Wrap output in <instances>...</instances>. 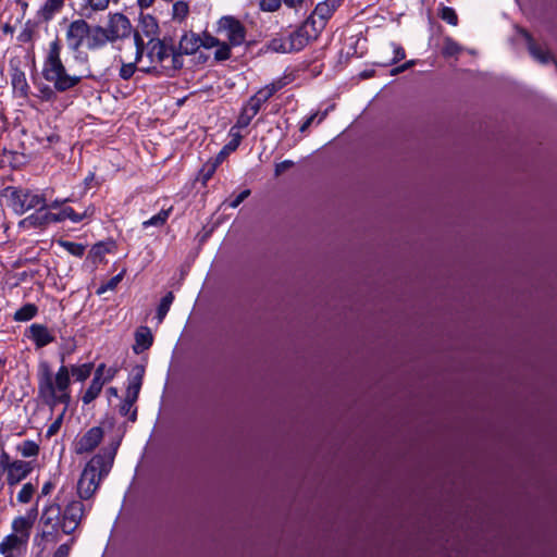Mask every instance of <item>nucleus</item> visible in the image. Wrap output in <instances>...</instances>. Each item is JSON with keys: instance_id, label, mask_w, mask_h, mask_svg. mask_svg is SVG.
<instances>
[{"instance_id": "1", "label": "nucleus", "mask_w": 557, "mask_h": 557, "mask_svg": "<svg viewBox=\"0 0 557 557\" xmlns=\"http://www.w3.org/2000/svg\"><path fill=\"white\" fill-rule=\"evenodd\" d=\"M64 493L65 487L63 486L57 496L59 503L50 504L42 510L40 521L45 527L51 528V531H42L40 534L45 541L58 542L59 531L66 535L74 533L88 511L82 500L71 499L66 502L62 499Z\"/></svg>"}, {"instance_id": "2", "label": "nucleus", "mask_w": 557, "mask_h": 557, "mask_svg": "<svg viewBox=\"0 0 557 557\" xmlns=\"http://www.w3.org/2000/svg\"><path fill=\"white\" fill-rule=\"evenodd\" d=\"M70 384L71 380L69 377V369L66 366L62 364L54 376L47 363L41 366L38 374L39 397L52 409L59 404L64 405L62 413L49 426L48 435H52L60 428L63 416L71 403Z\"/></svg>"}, {"instance_id": "3", "label": "nucleus", "mask_w": 557, "mask_h": 557, "mask_svg": "<svg viewBox=\"0 0 557 557\" xmlns=\"http://www.w3.org/2000/svg\"><path fill=\"white\" fill-rule=\"evenodd\" d=\"M62 44L58 37L49 42L42 63V77L52 84L58 92H65L76 87L84 75L71 74L62 59Z\"/></svg>"}, {"instance_id": "4", "label": "nucleus", "mask_w": 557, "mask_h": 557, "mask_svg": "<svg viewBox=\"0 0 557 557\" xmlns=\"http://www.w3.org/2000/svg\"><path fill=\"white\" fill-rule=\"evenodd\" d=\"M115 453L116 447L102 449L86 463L77 482L78 500H87L92 497L101 481L111 471Z\"/></svg>"}, {"instance_id": "5", "label": "nucleus", "mask_w": 557, "mask_h": 557, "mask_svg": "<svg viewBox=\"0 0 557 557\" xmlns=\"http://www.w3.org/2000/svg\"><path fill=\"white\" fill-rule=\"evenodd\" d=\"M101 35V25L89 24L86 17H79L67 24L64 38L72 53H81L83 49L94 52L104 48Z\"/></svg>"}, {"instance_id": "6", "label": "nucleus", "mask_w": 557, "mask_h": 557, "mask_svg": "<svg viewBox=\"0 0 557 557\" xmlns=\"http://www.w3.org/2000/svg\"><path fill=\"white\" fill-rule=\"evenodd\" d=\"M12 529L13 532L0 543V554L3 557H20L26 550L32 521L25 517H18L13 520Z\"/></svg>"}, {"instance_id": "7", "label": "nucleus", "mask_w": 557, "mask_h": 557, "mask_svg": "<svg viewBox=\"0 0 557 557\" xmlns=\"http://www.w3.org/2000/svg\"><path fill=\"white\" fill-rule=\"evenodd\" d=\"M9 207L14 213L22 215L33 209H47L45 194L28 188L8 186L4 189Z\"/></svg>"}, {"instance_id": "8", "label": "nucleus", "mask_w": 557, "mask_h": 557, "mask_svg": "<svg viewBox=\"0 0 557 557\" xmlns=\"http://www.w3.org/2000/svg\"><path fill=\"white\" fill-rule=\"evenodd\" d=\"M104 47L117 40L127 38L132 33L129 18L123 13H110L106 26H101Z\"/></svg>"}, {"instance_id": "9", "label": "nucleus", "mask_w": 557, "mask_h": 557, "mask_svg": "<svg viewBox=\"0 0 557 557\" xmlns=\"http://www.w3.org/2000/svg\"><path fill=\"white\" fill-rule=\"evenodd\" d=\"M200 36L194 32L185 33L175 47L171 59V64L166 65L169 70L178 71L183 67V55H190L198 51L201 47Z\"/></svg>"}, {"instance_id": "10", "label": "nucleus", "mask_w": 557, "mask_h": 557, "mask_svg": "<svg viewBox=\"0 0 557 557\" xmlns=\"http://www.w3.org/2000/svg\"><path fill=\"white\" fill-rule=\"evenodd\" d=\"M147 58L150 63L160 64L162 69L166 71L169 76H172L176 71L169 70L166 65L171 64V59L173 55V51H175L174 46H169L165 44V39L161 40L158 38H151L147 45Z\"/></svg>"}, {"instance_id": "11", "label": "nucleus", "mask_w": 557, "mask_h": 557, "mask_svg": "<svg viewBox=\"0 0 557 557\" xmlns=\"http://www.w3.org/2000/svg\"><path fill=\"white\" fill-rule=\"evenodd\" d=\"M216 33L224 35L230 45L237 47L246 39V28L243 23L234 16H222L216 24Z\"/></svg>"}, {"instance_id": "12", "label": "nucleus", "mask_w": 557, "mask_h": 557, "mask_svg": "<svg viewBox=\"0 0 557 557\" xmlns=\"http://www.w3.org/2000/svg\"><path fill=\"white\" fill-rule=\"evenodd\" d=\"M313 16H308L307 20L293 33L288 35L290 44L289 50L297 52L302 50L310 41L315 40L321 34L314 26Z\"/></svg>"}, {"instance_id": "13", "label": "nucleus", "mask_w": 557, "mask_h": 557, "mask_svg": "<svg viewBox=\"0 0 557 557\" xmlns=\"http://www.w3.org/2000/svg\"><path fill=\"white\" fill-rule=\"evenodd\" d=\"M1 465L7 471V482L10 486H14L23 481L33 470L30 462L24 460L10 461L9 456H1Z\"/></svg>"}, {"instance_id": "14", "label": "nucleus", "mask_w": 557, "mask_h": 557, "mask_svg": "<svg viewBox=\"0 0 557 557\" xmlns=\"http://www.w3.org/2000/svg\"><path fill=\"white\" fill-rule=\"evenodd\" d=\"M343 0H324L319 2L313 12L309 16L314 18V27L322 33L327 21L333 16L335 11L342 5Z\"/></svg>"}, {"instance_id": "15", "label": "nucleus", "mask_w": 557, "mask_h": 557, "mask_svg": "<svg viewBox=\"0 0 557 557\" xmlns=\"http://www.w3.org/2000/svg\"><path fill=\"white\" fill-rule=\"evenodd\" d=\"M103 438V430L100 426L89 429L76 443L75 451L78 455L90 453Z\"/></svg>"}, {"instance_id": "16", "label": "nucleus", "mask_w": 557, "mask_h": 557, "mask_svg": "<svg viewBox=\"0 0 557 557\" xmlns=\"http://www.w3.org/2000/svg\"><path fill=\"white\" fill-rule=\"evenodd\" d=\"M27 337L34 342L36 348H42L54 342V335L49 331V329L39 323H33L27 329Z\"/></svg>"}, {"instance_id": "17", "label": "nucleus", "mask_w": 557, "mask_h": 557, "mask_svg": "<svg viewBox=\"0 0 557 557\" xmlns=\"http://www.w3.org/2000/svg\"><path fill=\"white\" fill-rule=\"evenodd\" d=\"M51 224L50 211L47 209H36V211L18 222L22 228H45Z\"/></svg>"}, {"instance_id": "18", "label": "nucleus", "mask_w": 557, "mask_h": 557, "mask_svg": "<svg viewBox=\"0 0 557 557\" xmlns=\"http://www.w3.org/2000/svg\"><path fill=\"white\" fill-rule=\"evenodd\" d=\"M521 34L522 36L524 37V39L527 40V44H528V49H529V52L530 54L536 60L539 61L540 63H548L549 60H552V55L548 51L542 49L541 47H539L532 36L527 32V30H521Z\"/></svg>"}, {"instance_id": "19", "label": "nucleus", "mask_w": 557, "mask_h": 557, "mask_svg": "<svg viewBox=\"0 0 557 557\" xmlns=\"http://www.w3.org/2000/svg\"><path fill=\"white\" fill-rule=\"evenodd\" d=\"M87 216V213H76L73 208L65 207L58 213L50 212V221L51 223H60L65 220H71L73 223H79Z\"/></svg>"}, {"instance_id": "20", "label": "nucleus", "mask_w": 557, "mask_h": 557, "mask_svg": "<svg viewBox=\"0 0 557 557\" xmlns=\"http://www.w3.org/2000/svg\"><path fill=\"white\" fill-rule=\"evenodd\" d=\"M65 0H46L38 14L41 20L48 22L64 7Z\"/></svg>"}, {"instance_id": "21", "label": "nucleus", "mask_w": 557, "mask_h": 557, "mask_svg": "<svg viewBox=\"0 0 557 557\" xmlns=\"http://www.w3.org/2000/svg\"><path fill=\"white\" fill-rule=\"evenodd\" d=\"M135 346L134 351L139 354L146 349H148L153 342L152 334L148 327H141L135 334Z\"/></svg>"}, {"instance_id": "22", "label": "nucleus", "mask_w": 557, "mask_h": 557, "mask_svg": "<svg viewBox=\"0 0 557 557\" xmlns=\"http://www.w3.org/2000/svg\"><path fill=\"white\" fill-rule=\"evenodd\" d=\"M110 0H83L82 12L83 16L90 18L92 14L108 9Z\"/></svg>"}, {"instance_id": "23", "label": "nucleus", "mask_w": 557, "mask_h": 557, "mask_svg": "<svg viewBox=\"0 0 557 557\" xmlns=\"http://www.w3.org/2000/svg\"><path fill=\"white\" fill-rule=\"evenodd\" d=\"M103 385V381H98V377H92L88 388L82 397L83 403L88 405L94 401L101 393Z\"/></svg>"}, {"instance_id": "24", "label": "nucleus", "mask_w": 557, "mask_h": 557, "mask_svg": "<svg viewBox=\"0 0 557 557\" xmlns=\"http://www.w3.org/2000/svg\"><path fill=\"white\" fill-rule=\"evenodd\" d=\"M290 44L287 37H274L268 44V49L277 52V53H292L293 50H289Z\"/></svg>"}, {"instance_id": "25", "label": "nucleus", "mask_w": 557, "mask_h": 557, "mask_svg": "<svg viewBox=\"0 0 557 557\" xmlns=\"http://www.w3.org/2000/svg\"><path fill=\"white\" fill-rule=\"evenodd\" d=\"M38 312V308L34 304H25L17 309L13 315L15 321L25 322L32 320Z\"/></svg>"}, {"instance_id": "26", "label": "nucleus", "mask_w": 557, "mask_h": 557, "mask_svg": "<svg viewBox=\"0 0 557 557\" xmlns=\"http://www.w3.org/2000/svg\"><path fill=\"white\" fill-rule=\"evenodd\" d=\"M94 364L91 362L84 363L81 366H72L69 369V374L71 373L76 381L83 382L89 377L91 374Z\"/></svg>"}, {"instance_id": "27", "label": "nucleus", "mask_w": 557, "mask_h": 557, "mask_svg": "<svg viewBox=\"0 0 557 557\" xmlns=\"http://www.w3.org/2000/svg\"><path fill=\"white\" fill-rule=\"evenodd\" d=\"M173 300H174V295L172 292L166 293L162 297V299L158 306V309H157V319H158L159 323H161L164 320L165 315L168 314V312L171 308V305L173 304Z\"/></svg>"}, {"instance_id": "28", "label": "nucleus", "mask_w": 557, "mask_h": 557, "mask_svg": "<svg viewBox=\"0 0 557 557\" xmlns=\"http://www.w3.org/2000/svg\"><path fill=\"white\" fill-rule=\"evenodd\" d=\"M171 209L161 210L159 213L154 214L150 219L143 222V227L148 228L150 226L161 227L165 224L169 219Z\"/></svg>"}, {"instance_id": "29", "label": "nucleus", "mask_w": 557, "mask_h": 557, "mask_svg": "<svg viewBox=\"0 0 557 557\" xmlns=\"http://www.w3.org/2000/svg\"><path fill=\"white\" fill-rule=\"evenodd\" d=\"M59 245L64 248L70 255L75 257H83L85 253L86 246L81 243H74L69 240H59Z\"/></svg>"}, {"instance_id": "30", "label": "nucleus", "mask_w": 557, "mask_h": 557, "mask_svg": "<svg viewBox=\"0 0 557 557\" xmlns=\"http://www.w3.org/2000/svg\"><path fill=\"white\" fill-rule=\"evenodd\" d=\"M12 85L15 90L21 92V95L25 96L27 94L28 84L23 72L16 71L12 75Z\"/></svg>"}, {"instance_id": "31", "label": "nucleus", "mask_w": 557, "mask_h": 557, "mask_svg": "<svg viewBox=\"0 0 557 557\" xmlns=\"http://www.w3.org/2000/svg\"><path fill=\"white\" fill-rule=\"evenodd\" d=\"M18 451L25 458L35 457L39 453V446L34 441L27 440L18 445Z\"/></svg>"}, {"instance_id": "32", "label": "nucleus", "mask_w": 557, "mask_h": 557, "mask_svg": "<svg viewBox=\"0 0 557 557\" xmlns=\"http://www.w3.org/2000/svg\"><path fill=\"white\" fill-rule=\"evenodd\" d=\"M34 492H35V486L28 482V483H25L22 488L20 490V492L17 493V502L21 503V504H27L30 502L33 495H34Z\"/></svg>"}, {"instance_id": "33", "label": "nucleus", "mask_w": 557, "mask_h": 557, "mask_svg": "<svg viewBox=\"0 0 557 557\" xmlns=\"http://www.w3.org/2000/svg\"><path fill=\"white\" fill-rule=\"evenodd\" d=\"M460 46L450 37L444 39L442 53L444 57H454L460 52Z\"/></svg>"}, {"instance_id": "34", "label": "nucleus", "mask_w": 557, "mask_h": 557, "mask_svg": "<svg viewBox=\"0 0 557 557\" xmlns=\"http://www.w3.org/2000/svg\"><path fill=\"white\" fill-rule=\"evenodd\" d=\"M219 165V160H215L214 162H208L206 163L202 169L199 172L200 180L202 184H206L215 173L216 168Z\"/></svg>"}, {"instance_id": "35", "label": "nucleus", "mask_w": 557, "mask_h": 557, "mask_svg": "<svg viewBox=\"0 0 557 557\" xmlns=\"http://www.w3.org/2000/svg\"><path fill=\"white\" fill-rule=\"evenodd\" d=\"M231 46L230 42H219L214 52V59L216 61H226L231 58Z\"/></svg>"}, {"instance_id": "36", "label": "nucleus", "mask_w": 557, "mask_h": 557, "mask_svg": "<svg viewBox=\"0 0 557 557\" xmlns=\"http://www.w3.org/2000/svg\"><path fill=\"white\" fill-rule=\"evenodd\" d=\"M124 271L120 272L119 274L111 277L106 284H102L98 289L97 294L102 295L107 290H113L120 282L123 280Z\"/></svg>"}, {"instance_id": "37", "label": "nucleus", "mask_w": 557, "mask_h": 557, "mask_svg": "<svg viewBox=\"0 0 557 557\" xmlns=\"http://www.w3.org/2000/svg\"><path fill=\"white\" fill-rule=\"evenodd\" d=\"M109 251V249L107 248L106 244L103 243H98V244H95L90 251H89V255L88 257L90 259H92L94 262H98V261H101L103 256Z\"/></svg>"}, {"instance_id": "38", "label": "nucleus", "mask_w": 557, "mask_h": 557, "mask_svg": "<svg viewBox=\"0 0 557 557\" xmlns=\"http://www.w3.org/2000/svg\"><path fill=\"white\" fill-rule=\"evenodd\" d=\"M135 370L136 373L129 377L127 387L140 392L145 370L140 366H137Z\"/></svg>"}, {"instance_id": "39", "label": "nucleus", "mask_w": 557, "mask_h": 557, "mask_svg": "<svg viewBox=\"0 0 557 557\" xmlns=\"http://www.w3.org/2000/svg\"><path fill=\"white\" fill-rule=\"evenodd\" d=\"M172 11L175 20L183 21L188 15L189 7L184 1H177L173 4Z\"/></svg>"}, {"instance_id": "40", "label": "nucleus", "mask_w": 557, "mask_h": 557, "mask_svg": "<svg viewBox=\"0 0 557 557\" xmlns=\"http://www.w3.org/2000/svg\"><path fill=\"white\" fill-rule=\"evenodd\" d=\"M120 62H121V69L119 72V76L122 79L127 81L134 75V73L137 70L136 62L125 63L122 59H120Z\"/></svg>"}, {"instance_id": "41", "label": "nucleus", "mask_w": 557, "mask_h": 557, "mask_svg": "<svg viewBox=\"0 0 557 557\" xmlns=\"http://www.w3.org/2000/svg\"><path fill=\"white\" fill-rule=\"evenodd\" d=\"M440 17L453 26L458 24L456 11L450 7H443L440 11Z\"/></svg>"}, {"instance_id": "42", "label": "nucleus", "mask_w": 557, "mask_h": 557, "mask_svg": "<svg viewBox=\"0 0 557 557\" xmlns=\"http://www.w3.org/2000/svg\"><path fill=\"white\" fill-rule=\"evenodd\" d=\"M262 104L263 103L260 100H258L255 96H251L243 109L247 111L250 116H256L259 113Z\"/></svg>"}, {"instance_id": "43", "label": "nucleus", "mask_w": 557, "mask_h": 557, "mask_svg": "<svg viewBox=\"0 0 557 557\" xmlns=\"http://www.w3.org/2000/svg\"><path fill=\"white\" fill-rule=\"evenodd\" d=\"M253 117L255 116H250L249 113L243 109L236 123L231 128L240 132L242 128H245L250 124Z\"/></svg>"}, {"instance_id": "44", "label": "nucleus", "mask_w": 557, "mask_h": 557, "mask_svg": "<svg viewBox=\"0 0 557 557\" xmlns=\"http://www.w3.org/2000/svg\"><path fill=\"white\" fill-rule=\"evenodd\" d=\"M230 136L232 137L231 140L224 146V150L227 151H234L238 148L242 141V134L240 132L234 131L230 128Z\"/></svg>"}, {"instance_id": "45", "label": "nucleus", "mask_w": 557, "mask_h": 557, "mask_svg": "<svg viewBox=\"0 0 557 557\" xmlns=\"http://www.w3.org/2000/svg\"><path fill=\"white\" fill-rule=\"evenodd\" d=\"M134 41H135V46H136V53H135V59L133 62H136V64H137L143 59L146 45L144 42L143 37L138 33H135V35H134Z\"/></svg>"}, {"instance_id": "46", "label": "nucleus", "mask_w": 557, "mask_h": 557, "mask_svg": "<svg viewBox=\"0 0 557 557\" xmlns=\"http://www.w3.org/2000/svg\"><path fill=\"white\" fill-rule=\"evenodd\" d=\"M282 5V0H260L259 7L264 12H275Z\"/></svg>"}, {"instance_id": "47", "label": "nucleus", "mask_w": 557, "mask_h": 557, "mask_svg": "<svg viewBox=\"0 0 557 557\" xmlns=\"http://www.w3.org/2000/svg\"><path fill=\"white\" fill-rule=\"evenodd\" d=\"M133 407H134V404L127 403L124 399L123 403L121 404V407H120V413L122 416H128L129 414V420L131 421H135L136 417H137V412H136V409H133Z\"/></svg>"}, {"instance_id": "48", "label": "nucleus", "mask_w": 557, "mask_h": 557, "mask_svg": "<svg viewBox=\"0 0 557 557\" xmlns=\"http://www.w3.org/2000/svg\"><path fill=\"white\" fill-rule=\"evenodd\" d=\"M200 40L202 42L201 47H205L206 49L213 48V47L218 46L220 42V40L216 37L210 35L208 33H203V35L200 36Z\"/></svg>"}, {"instance_id": "49", "label": "nucleus", "mask_w": 557, "mask_h": 557, "mask_svg": "<svg viewBox=\"0 0 557 557\" xmlns=\"http://www.w3.org/2000/svg\"><path fill=\"white\" fill-rule=\"evenodd\" d=\"M293 166H294V162L292 160H284V161L275 164L274 174H275V176H280L285 171L289 170Z\"/></svg>"}, {"instance_id": "50", "label": "nucleus", "mask_w": 557, "mask_h": 557, "mask_svg": "<svg viewBox=\"0 0 557 557\" xmlns=\"http://www.w3.org/2000/svg\"><path fill=\"white\" fill-rule=\"evenodd\" d=\"M33 34H34V30L27 23L25 25V27L22 29V32L20 33L17 39L21 42H28L33 39Z\"/></svg>"}, {"instance_id": "51", "label": "nucleus", "mask_w": 557, "mask_h": 557, "mask_svg": "<svg viewBox=\"0 0 557 557\" xmlns=\"http://www.w3.org/2000/svg\"><path fill=\"white\" fill-rule=\"evenodd\" d=\"M284 85H285V83L283 82V79H278L276 82H273V83L264 86V88L267 89L269 95L272 97L276 91H278L281 88H283Z\"/></svg>"}, {"instance_id": "52", "label": "nucleus", "mask_w": 557, "mask_h": 557, "mask_svg": "<svg viewBox=\"0 0 557 557\" xmlns=\"http://www.w3.org/2000/svg\"><path fill=\"white\" fill-rule=\"evenodd\" d=\"M284 85H285V83L283 82V79H278L276 82H273V83L264 86V88L267 89L269 95L272 97L276 91H278L281 88H283Z\"/></svg>"}, {"instance_id": "53", "label": "nucleus", "mask_w": 557, "mask_h": 557, "mask_svg": "<svg viewBox=\"0 0 557 557\" xmlns=\"http://www.w3.org/2000/svg\"><path fill=\"white\" fill-rule=\"evenodd\" d=\"M250 195L249 189L243 190L240 194L236 196L234 200L230 202V207L235 209L237 208L248 196Z\"/></svg>"}, {"instance_id": "54", "label": "nucleus", "mask_w": 557, "mask_h": 557, "mask_svg": "<svg viewBox=\"0 0 557 557\" xmlns=\"http://www.w3.org/2000/svg\"><path fill=\"white\" fill-rule=\"evenodd\" d=\"M71 546L69 544H61L54 552L52 557H69Z\"/></svg>"}, {"instance_id": "55", "label": "nucleus", "mask_w": 557, "mask_h": 557, "mask_svg": "<svg viewBox=\"0 0 557 557\" xmlns=\"http://www.w3.org/2000/svg\"><path fill=\"white\" fill-rule=\"evenodd\" d=\"M55 91H57V90H55L53 87L51 88V87H49V86H45V87H42V88L40 89V92H41V95H42V98H44L45 100H47V101L54 99V97H55Z\"/></svg>"}, {"instance_id": "56", "label": "nucleus", "mask_w": 557, "mask_h": 557, "mask_svg": "<svg viewBox=\"0 0 557 557\" xmlns=\"http://www.w3.org/2000/svg\"><path fill=\"white\" fill-rule=\"evenodd\" d=\"M139 391L128 388L126 389L125 400L131 404H135L138 399Z\"/></svg>"}, {"instance_id": "57", "label": "nucleus", "mask_w": 557, "mask_h": 557, "mask_svg": "<svg viewBox=\"0 0 557 557\" xmlns=\"http://www.w3.org/2000/svg\"><path fill=\"white\" fill-rule=\"evenodd\" d=\"M318 116V113H313L311 114L310 116H308L299 126V131L301 133H305L310 126L311 124L313 123V121L315 120V117Z\"/></svg>"}, {"instance_id": "58", "label": "nucleus", "mask_w": 557, "mask_h": 557, "mask_svg": "<svg viewBox=\"0 0 557 557\" xmlns=\"http://www.w3.org/2000/svg\"><path fill=\"white\" fill-rule=\"evenodd\" d=\"M394 47L395 48H394L393 63H396V62L405 59L406 53H405V50L400 46L395 45Z\"/></svg>"}, {"instance_id": "59", "label": "nucleus", "mask_w": 557, "mask_h": 557, "mask_svg": "<svg viewBox=\"0 0 557 557\" xmlns=\"http://www.w3.org/2000/svg\"><path fill=\"white\" fill-rule=\"evenodd\" d=\"M253 96L262 103H265L271 98V96L269 95L264 87L259 89Z\"/></svg>"}, {"instance_id": "60", "label": "nucleus", "mask_w": 557, "mask_h": 557, "mask_svg": "<svg viewBox=\"0 0 557 557\" xmlns=\"http://www.w3.org/2000/svg\"><path fill=\"white\" fill-rule=\"evenodd\" d=\"M71 199L70 198H63V199H54L53 201H51L49 205L47 203V209H58L60 207H62L63 205H65L66 202H69Z\"/></svg>"}, {"instance_id": "61", "label": "nucleus", "mask_w": 557, "mask_h": 557, "mask_svg": "<svg viewBox=\"0 0 557 557\" xmlns=\"http://www.w3.org/2000/svg\"><path fill=\"white\" fill-rule=\"evenodd\" d=\"M117 373V369L116 368H106V373H104V377H103V383H108L110 382Z\"/></svg>"}, {"instance_id": "62", "label": "nucleus", "mask_w": 557, "mask_h": 557, "mask_svg": "<svg viewBox=\"0 0 557 557\" xmlns=\"http://www.w3.org/2000/svg\"><path fill=\"white\" fill-rule=\"evenodd\" d=\"M104 373H106V364L100 363L95 371L94 377H98V381H103Z\"/></svg>"}, {"instance_id": "63", "label": "nucleus", "mask_w": 557, "mask_h": 557, "mask_svg": "<svg viewBox=\"0 0 557 557\" xmlns=\"http://www.w3.org/2000/svg\"><path fill=\"white\" fill-rule=\"evenodd\" d=\"M282 2L290 9H298L301 7L304 0H282Z\"/></svg>"}, {"instance_id": "64", "label": "nucleus", "mask_w": 557, "mask_h": 557, "mask_svg": "<svg viewBox=\"0 0 557 557\" xmlns=\"http://www.w3.org/2000/svg\"><path fill=\"white\" fill-rule=\"evenodd\" d=\"M53 488V484L51 482H46L41 487V494L48 495Z\"/></svg>"}]
</instances>
